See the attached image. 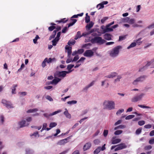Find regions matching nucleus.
Masks as SVG:
<instances>
[{
	"instance_id": "52",
	"label": "nucleus",
	"mask_w": 154,
	"mask_h": 154,
	"mask_svg": "<svg viewBox=\"0 0 154 154\" xmlns=\"http://www.w3.org/2000/svg\"><path fill=\"white\" fill-rule=\"evenodd\" d=\"M124 111V109H120L119 110L116 112V114L117 115H119L123 112Z\"/></svg>"
},
{
	"instance_id": "64",
	"label": "nucleus",
	"mask_w": 154,
	"mask_h": 154,
	"mask_svg": "<svg viewBox=\"0 0 154 154\" xmlns=\"http://www.w3.org/2000/svg\"><path fill=\"white\" fill-rule=\"evenodd\" d=\"M32 151L30 149H27L26 150V154H31L32 153Z\"/></svg>"
},
{
	"instance_id": "20",
	"label": "nucleus",
	"mask_w": 154,
	"mask_h": 154,
	"mask_svg": "<svg viewBox=\"0 0 154 154\" xmlns=\"http://www.w3.org/2000/svg\"><path fill=\"white\" fill-rule=\"evenodd\" d=\"M70 20L71 22L68 24V27H69L73 25L77 21L76 19H72L71 18Z\"/></svg>"
},
{
	"instance_id": "58",
	"label": "nucleus",
	"mask_w": 154,
	"mask_h": 154,
	"mask_svg": "<svg viewBox=\"0 0 154 154\" xmlns=\"http://www.w3.org/2000/svg\"><path fill=\"white\" fill-rule=\"evenodd\" d=\"M46 98L48 99V100H49L50 101H52L53 100V99L51 97L49 96V95H47L46 97Z\"/></svg>"
},
{
	"instance_id": "26",
	"label": "nucleus",
	"mask_w": 154,
	"mask_h": 154,
	"mask_svg": "<svg viewBox=\"0 0 154 154\" xmlns=\"http://www.w3.org/2000/svg\"><path fill=\"white\" fill-rule=\"evenodd\" d=\"M142 21L141 20H139L136 23H135V27H140L142 26Z\"/></svg>"
},
{
	"instance_id": "55",
	"label": "nucleus",
	"mask_w": 154,
	"mask_h": 154,
	"mask_svg": "<svg viewBox=\"0 0 154 154\" xmlns=\"http://www.w3.org/2000/svg\"><path fill=\"white\" fill-rule=\"evenodd\" d=\"M85 58L83 57H81L80 59L77 62V63H79L80 62H83L85 60Z\"/></svg>"
},
{
	"instance_id": "7",
	"label": "nucleus",
	"mask_w": 154,
	"mask_h": 154,
	"mask_svg": "<svg viewBox=\"0 0 154 154\" xmlns=\"http://www.w3.org/2000/svg\"><path fill=\"white\" fill-rule=\"evenodd\" d=\"M2 103L8 108H13L12 104L9 101H8L5 99H3L2 101Z\"/></svg>"
},
{
	"instance_id": "18",
	"label": "nucleus",
	"mask_w": 154,
	"mask_h": 154,
	"mask_svg": "<svg viewBox=\"0 0 154 154\" xmlns=\"http://www.w3.org/2000/svg\"><path fill=\"white\" fill-rule=\"evenodd\" d=\"M109 27H107V25L106 26V28L103 29V32L104 33L109 32H111L113 31V29L111 28H109Z\"/></svg>"
},
{
	"instance_id": "61",
	"label": "nucleus",
	"mask_w": 154,
	"mask_h": 154,
	"mask_svg": "<svg viewBox=\"0 0 154 154\" xmlns=\"http://www.w3.org/2000/svg\"><path fill=\"white\" fill-rule=\"evenodd\" d=\"M26 92H19V94L22 96H25L26 94Z\"/></svg>"
},
{
	"instance_id": "29",
	"label": "nucleus",
	"mask_w": 154,
	"mask_h": 154,
	"mask_svg": "<svg viewBox=\"0 0 154 154\" xmlns=\"http://www.w3.org/2000/svg\"><path fill=\"white\" fill-rule=\"evenodd\" d=\"M94 23L92 22H90L89 24H87L86 27L87 29H90L93 26Z\"/></svg>"
},
{
	"instance_id": "4",
	"label": "nucleus",
	"mask_w": 154,
	"mask_h": 154,
	"mask_svg": "<svg viewBox=\"0 0 154 154\" xmlns=\"http://www.w3.org/2000/svg\"><path fill=\"white\" fill-rule=\"evenodd\" d=\"M106 108L109 110L114 109L115 108V103L112 101H105L104 103Z\"/></svg>"
},
{
	"instance_id": "35",
	"label": "nucleus",
	"mask_w": 154,
	"mask_h": 154,
	"mask_svg": "<svg viewBox=\"0 0 154 154\" xmlns=\"http://www.w3.org/2000/svg\"><path fill=\"white\" fill-rule=\"evenodd\" d=\"M121 21L124 23H128L129 18L128 17H126L122 18L121 19Z\"/></svg>"
},
{
	"instance_id": "49",
	"label": "nucleus",
	"mask_w": 154,
	"mask_h": 154,
	"mask_svg": "<svg viewBox=\"0 0 154 154\" xmlns=\"http://www.w3.org/2000/svg\"><path fill=\"white\" fill-rule=\"evenodd\" d=\"M85 22L86 23H88L90 22V16L86 17H85Z\"/></svg>"
},
{
	"instance_id": "6",
	"label": "nucleus",
	"mask_w": 154,
	"mask_h": 154,
	"mask_svg": "<svg viewBox=\"0 0 154 154\" xmlns=\"http://www.w3.org/2000/svg\"><path fill=\"white\" fill-rule=\"evenodd\" d=\"M55 29H56L53 31L52 35L50 36L49 38V40H51L52 38H54L55 37L57 32L60 30L61 29V26H57V27H56Z\"/></svg>"
},
{
	"instance_id": "3",
	"label": "nucleus",
	"mask_w": 154,
	"mask_h": 154,
	"mask_svg": "<svg viewBox=\"0 0 154 154\" xmlns=\"http://www.w3.org/2000/svg\"><path fill=\"white\" fill-rule=\"evenodd\" d=\"M154 62V60L147 61L146 64L145 66L140 68L139 71L142 72L146 69L149 66H151L150 68H154V66H153Z\"/></svg>"
},
{
	"instance_id": "37",
	"label": "nucleus",
	"mask_w": 154,
	"mask_h": 154,
	"mask_svg": "<svg viewBox=\"0 0 154 154\" xmlns=\"http://www.w3.org/2000/svg\"><path fill=\"white\" fill-rule=\"evenodd\" d=\"M66 20V18H63L62 19H61L60 20L57 21L56 22H58L59 23H66L67 21L68 20Z\"/></svg>"
},
{
	"instance_id": "1",
	"label": "nucleus",
	"mask_w": 154,
	"mask_h": 154,
	"mask_svg": "<svg viewBox=\"0 0 154 154\" xmlns=\"http://www.w3.org/2000/svg\"><path fill=\"white\" fill-rule=\"evenodd\" d=\"M121 46H118L114 48L110 52L109 55L113 57H117L119 53V50L122 48Z\"/></svg>"
},
{
	"instance_id": "48",
	"label": "nucleus",
	"mask_w": 154,
	"mask_h": 154,
	"mask_svg": "<svg viewBox=\"0 0 154 154\" xmlns=\"http://www.w3.org/2000/svg\"><path fill=\"white\" fill-rule=\"evenodd\" d=\"M74 66V65L69 64L67 66V69L69 70H71V69Z\"/></svg>"
},
{
	"instance_id": "63",
	"label": "nucleus",
	"mask_w": 154,
	"mask_h": 154,
	"mask_svg": "<svg viewBox=\"0 0 154 154\" xmlns=\"http://www.w3.org/2000/svg\"><path fill=\"white\" fill-rule=\"evenodd\" d=\"M61 32H58V33L57 34V36L55 38H58V39H60V36L61 35Z\"/></svg>"
},
{
	"instance_id": "19",
	"label": "nucleus",
	"mask_w": 154,
	"mask_h": 154,
	"mask_svg": "<svg viewBox=\"0 0 154 154\" xmlns=\"http://www.w3.org/2000/svg\"><path fill=\"white\" fill-rule=\"evenodd\" d=\"M142 114L140 113H138L135 112V121L139 120L141 119Z\"/></svg>"
},
{
	"instance_id": "9",
	"label": "nucleus",
	"mask_w": 154,
	"mask_h": 154,
	"mask_svg": "<svg viewBox=\"0 0 154 154\" xmlns=\"http://www.w3.org/2000/svg\"><path fill=\"white\" fill-rule=\"evenodd\" d=\"M127 146L125 143H121L117 145V147L115 149V151H116L118 150H121L124 149L126 148Z\"/></svg>"
},
{
	"instance_id": "13",
	"label": "nucleus",
	"mask_w": 154,
	"mask_h": 154,
	"mask_svg": "<svg viewBox=\"0 0 154 154\" xmlns=\"http://www.w3.org/2000/svg\"><path fill=\"white\" fill-rule=\"evenodd\" d=\"M104 38L107 40H112V35L109 33H106L104 35Z\"/></svg>"
},
{
	"instance_id": "10",
	"label": "nucleus",
	"mask_w": 154,
	"mask_h": 154,
	"mask_svg": "<svg viewBox=\"0 0 154 154\" xmlns=\"http://www.w3.org/2000/svg\"><path fill=\"white\" fill-rule=\"evenodd\" d=\"M18 124L20 126V128H22L28 126L29 124V123H26L25 120H22L21 121L19 122Z\"/></svg>"
},
{
	"instance_id": "50",
	"label": "nucleus",
	"mask_w": 154,
	"mask_h": 154,
	"mask_svg": "<svg viewBox=\"0 0 154 154\" xmlns=\"http://www.w3.org/2000/svg\"><path fill=\"white\" fill-rule=\"evenodd\" d=\"M135 47V42H132L129 46L127 47L128 49H129L130 48L134 47Z\"/></svg>"
},
{
	"instance_id": "54",
	"label": "nucleus",
	"mask_w": 154,
	"mask_h": 154,
	"mask_svg": "<svg viewBox=\"0 0 154 154\" xmlns=\"http://www.w3.org/2000/svg\"><path fill=\"white\" fill-rule=\"evenodd\" d=\"M138 106L141 108H146V109H149L150 108V107L148 106H145L144 105H138Z\"/></svg>"
},
{
	"instance_id": "31",
	"label": "nucleus",
	"mask_w": 154,
	"mask_h": 154,
	"mask_svg": "<svg viewBox=\"0 0 154 154\" xmlns=\"http://www.w3.org/2000/svg\"><path fill=\"white\" fill-rule=\"evenodd\" d=\"M17 86V84L16 85H14L12 86V94H16V87Z\"/></svg>"
},
{
	"instance_id": "8",
	"label": "nucleus",
	"mask_w": 154,
	"mask_h": 154,
	"mask_svg": "<svg viewBox=\"0 0 154 154\" xmlns=\"http://www.w3.org/2000/svg\"><path fill=\"white\" fill-rule=\"evenodd\" d=\"M94 54V52L91 50H88L85 51L83 55L85 57H91L93 56Z\"/></svg>"
},
{
	"instance_id": "60",
	"label": "nucleus",
	"mask_w": 154,
	"mask_h": 154,
	"mask_svg": "<svg viewBox=\"0 0 154 154\" xmlns=\"http://www.w3.org/2000/svg\"><path fill=\"white\" fill-rule=\"evenodd\" d=\"M141 131V128H139L137 129L136 131V133L137 134H140Z\"/></svg>"
},
{
	"instance_id": "53",
	"label": "nucleus",
	"mask_w": 154,
	"mask_h": 154,
	"mask_svg": "<svg viewBox=\"0 0 154 154\" xmlns=\"http://www.w3.org/2000/svg\"><path fill=\"white\" fill-rule=\"evenodd\" d=\"M77 101L75 100H72L71 101H68L67 103L68 104H75L77 103Z\"/></svg>"
},
{
	"instance_id": "12",
	"label": "nucleus",
	"mask_w": 154,
	"mask_h": 154,
	"mask_svg": "<svg viewBox=\"0 0 154 154\" xmlns=\"http://www.w3.org/2000/svg\"><path fill=\"white\" fill-rule=\"evenodd\" d=\"M146 78V76L145 75L139 77L135 79V82H141L144 81Z\"/></svg>"
},
{
	"instance_id": "30",
	"label": "nucleus",
	"mask_w": 154,
	"mask_h": 154,
	"mask_svg": "<svg viewBox=\"0 0 154 154\" xmlns=\"http://www.w3.org/2000/svg\"><path fill=\"white\" fill-rule=\"evenodd\" d=\"M101 150V147H98L94 152V154H98Z\"/></svg>"
},
{
	"instance_id": "47",
	"label": "nucleus",
	"mask_w": 154,
	"mask_h": 154,
	"mask_svg": "<svg viewBox=\"0 0 154 154\" xmlns=\"http://www.w3.org/2000/svg\"><path fill=\"white\" fill-rule=\"evenodd\" d=\"M145 123V121L144 120L140 121L138 122V124L140 126H142Z\"/></svg>"
},
{
	"instance_id": "46",
	"label": "nucleus",
	"mask_w": 154,
	"mask_h": 154,
	"mask_svg": "<svg viewBox=\"0 0 154 154\" xmlns=\"http://www.w3.org/2000/svg\"><path fill=\"white\" fill-rule=\"evenodd\" d=\"M94 143L95 145H97L100 143V140L98 139H96L94 140Z\"/></svg>"
},
{
	"instance_id": "41",
	"label": "nucleus",
	"mask_w": 154,
	"mask_h": 154,
	"mask_svg": "<svg viewBox=\"0 0 154 154\" xmlns=\"http://www.w3.org/2000/svg\"><path fill=\"white\" fill-rule=\"evenodd\" d=\"M134 115H129L128 116L125 118L126 120H129L133 118L134 117Z\"/></svg>"
},
{
	"instance_id": "59",
	"label": "nucleus",
	"mask_w": 154,
	"mask_h": 154,
	"mask_svg": "<svg viewBox=\"0 0 154 154\" xmlns=\"http://www.w3.org/2000/svg\"><path fill=\"white\" fill-rule=\"evenodd\" d=\"M78 54H82L84 52V49H79L77 51Z\"/></svg>"
},
{
	"instance_id": "22",
	"label": "nucleus",
	"mask_w": 154,
	"mask_h": 154,
	"mask_svg": "<svg viewBox=\"0 0 154 154\" xmlns=\"http://www.w3.org/2000/svg\"><path fill=\"white\" fill-rule=\"evenodd\" d=\"M65 110L66 111L64 112V114L66 118L70 119L71 117L70 114L68 112V111L66 109H65Z\"/></svg>"
},
{
	"instance_id": "45",
	"label": "nucleus",
	"mask_w": 154,
	"mask_h": 154,
	"mask_svg": "<svg viewBox=\"0 0 154 154\" xmlns=\"http://www.w3.org/2000/svg\"><path fill=\"white\" fill-rule=\"evenodd\" d=\"M56 28V26H51L49 27L48 28V29L50 31H52L54 30Z\"/></svg>"
},
{
	"instance_id": "24",
	"label": "nucleus",
	"mask_w": 154,
	"mask_h": 154,
	"mask_svg": "<svg viewBox=\"0 0 154 154\" xmlns=\"http://www.w3.org/2000/svg\"><path fill=\"white\" fill-rule=\"evenodd\" d=\"M54 38L52 41V45L54 46H55L60 39L56 38Z\"/></svg>"
},
{
	"instance_id": "33",
	"label": "nucleus",
	"mask_w": 154,
	"mask_h": 154,
	"mask_svg": "<svg viewBox=\"0 0 154 154\" xmlns=\"http://www.w3.org/2000/svg\"><path fill=\"white\" fill-rule=\"evenodd\" d=\"M127 35H125L123 36H120L119 37V41H121L125 39Z\"/></svg>"
},
{
	"instance_id": "62",
	"label": "nucleus",
	"mask_w": 154,
	"mask_h": 154,
	"mask_svg": "<svg viewBox=\"0 0 154 154\" xmlns=\"http://www.w3.org/2000/svg\"><path fill=\"white\" fill-rule=\"evenodd\" d=\"M92 32H84V33H83L82 34V36H85L88 35H89V34H90Z\"/></svg>"
},
{
	"instance_id": "56",
	"label": "nucleus",
	"mask_w": 154,
	"mask_h": 154,
	"mask_svg": "<svg viewBox=\"0 0 154 154\" xmlns=\"http://www.w3.org/2000/svg\"><path fill=\"white\" fill-rule=\"evenodd\" d=\"M79 58V56L78 55H76L74 57L73 60H72V62L76 61Z\"/></svg>"
},
{
	"instance_id": "23",
	"label": "nucleus",
	"mask_w": 154,
	"mask_h": 154,
	"mask_svg": "<svg viewBox=\"0 0 154 154\" xmlns=\"http://www.w3.org/2000/svg\"><path fill=\"white\" fill-rule=\"evenodd\" d=\"M61 79H60L57 78H55L51 82L50 84H54L55 85L57 84V83L60 81Z\"/></svg>"
},
{
	"instance_id": "2",
	"label": "nucleus",
	"mask_w": 154,
	"mask_h": 154,
	"mask_svg": "<svg viewBox=\"0 0 154 154\" xmlns=\"http://www.w3.org/2000/svg\"><path fill=\"white\" fill-rule=\"evenodd\" d=\"M91 42L93 43H96L100 45H102L106 42V41L103 39L100 36H94L92 39Z\"/></svg>"
},
{
	"instance_id": "14",
	"label": "nucleus",
	"mask_w": 154,
	"mask_h": 154,
	"mask_svg": "<svg viewBox=\"0 0 154 154\" xmlns=\"http://www.w3.org/2000/svg\"><path fill=\"white\" fill-rule=\"evenodd\" d=\"M69 137H68L66 139H63L60 140L58 142L57 144L59 145H61L65 144L67 142L68 139L69 138Z\"/></svg>"
},
{
	"instance_id": "42",
	"label": "nucleus",
	"mask_w": 154,
	"mask_h": 154,
	"mask_svg": "<svg viewBox=\"0 0 154 154\" xmlns=\"http://www.w3.org/2000/svg\"><path fill=\"white\" fill-rule=\"evenodd\" d=\"M47 59V58H45L44 59V61H43V62L42 63V67L43 68L45 67V66H46L45 63L46 62Z\"/></svg>"
},
{
	"instance_id": "25",
	"label": "nucleus",
	"mask_w": 154,
	"mask_h": 154,
	"mask_svg": "<svg viewBox=\"0 0 154 154\" xmlns=\"http://www.w3.org/2000/svg\"><path fill=\"white\" fill-rule=\"evenodd\" d=\"M82 37V35H81V32L80 31H78L74 39L75 40H77L79 38H80Z\"/></svg>"
},
{
	"instance_id": "40",
	"label": "nucleus",
	"mask_w": 154,
	"mask_h": 154,
	"mask_svg": "<svg viewBox=\"0 0 154 154\" xmlns=\"http://www.w3.org/2000/svg\"><path fill=\"white\" fill-rule=\"evenodd\" d=\"M47 126V124L46 123H44L43 124V127L42 129V130H41V131L42 132L43 131L45 130L46 128V127Z\"/></svg>"
},
{
	"instance_id": "16",
	"label": "nucleus",
	"mask_w": 154,
	"mask_h": 154,
	"mask_svg": "<svg viewBox=\"0 0 154 154\" xmlns=\"http://www.w3.org/2000/svg\"><path fill=\"white\" fill-rule=\"evenodd\" d=\"M65 48L67 50L68 57L70 58L72 53V47L69 46L68 47L67 45H66Z\"/></svg>"
},
{
	"instance_id": "21",
	"label": "nucleus",
	"mask_w": 154,
	"mask_h": 154,
	"mask_svg": "<svg viewBox=\"0 0 154 154\" xmlns=\"http://www.w3.org/2000/svg\"><path fill=\"white\" fill-rule=\"evenodd\" d=\"M121 141V140L120 139L117 138L115 139H112V144H116L120 143Z\"/></svg>"
},
{
	"instance_id": "28",
	"label": "nucleus",
	"mask_w": 154,
	"mask_h": 154,
	"mask_svg": "<svg viewBox=\"0 0 154 154\" xmlns=\"http://www.w3.org/2000/svg\"><path fill=\"white\" fill-rule=\"evenodd\" d=\"M141 39L142 38H140L135 41V46L137 45H140L142 43V41H141Z\"/></svg>"
},
{
	"instance_id": "43",
	"label": "nucleus",
	"mask_w": 154,
	"mask_h": 154,
	"mask_svg": "<svg viewBox=\"0 0 154 154\" xmlns=\"http://www.w3.org/2000/svg\"><path fill=\"white\" fill-rule=\"evenodd\" d=\"M61 112V110H59L57 111H56L52 113H51L49 114V116H52L54 115H55L56 114H57L58 113H59Z\"/></svg>"
},
{
	"instance_id": "32",
	"label": "nucleus",
	"mask_w": 154,
	"mask_h": 154,
	"mask_svg": "<svg viewBox=\"0 0 154 154\" xmlns=\"http://www.w3.org/2000/svg\"><path fill=\"white\" fill-rule=\"evenodd\" d=\"M95 82V81H93L89 85H88L87 86L85 87L84 89L85 90H87L89 87L92 86L94 84V83Z\"/></svg>"
},
{
	"instance_id": "39",
	"label": "nucleus",
	"mask_w": 154,
	"mask_h": 154,
	"mask_svg": "<svg viewBox=\"0 0 154 154\" xmlns=\"http://www.w3.org/2000/svg\"><path fill=\"white\" fill-rule=\"evenodd\" d=\"M122 131L121 130H117L115 131L114 132V134L116 135H119L121 134H122Z\"/></svg>"
},
{
	"instance_id": "44",
	"label": "nucleus",
	"mask_w": 154,
	"mask_h": 154,
	"mask_svg": "<svg viewBox=\"0 0 154 154\" xmlns=\"http://www.w3.org/2000/svg\"><path fill=\"white\" fill-rule=\"evenodd\" d=\"M39 38V37L38 35H36L35 38L33 39V42L34 43L36 44L37 43V40Z\"/></svg>"
},
{
	"instance_id": "11",
	"label": "nucleus",
	"mask_w": 154,
	"mask_h": 154,
	"mask_svg": "<svg viewBox=\"0 0 154 154\" xmlns=\"http://www.w3.org/2000/svg\"><path fill=\"white\" fill-rule=\"evenodd\" d=\"M108 3V2L107 1H103L101 3L97 5V7L98 9H100L104 8V5H106Z\"/></svg>"
},
{
	"instance_id": "34",
	"label": "nucleus",
	"mask_w": 154,
	"mask_h": 154,
	"mask_svg": "<svg viewBox=\"0 0 154 154\" xmlns=\"http://www.w3.org/2000/svg\"><path fill=\"white\" fill-rule=\"evenodd\" d=\"M38 111V109L36 108L32 109H30L28 110L27 111V113H32L33 112H37Z\"/></svg>"
},
{
	"instance_id": "5",
	"label": "nucleus",
	"mask_w": 154,
	"mask_h": 154,
	"mask_svg": "<svg viewBox=\"0 0 154 154\" xmlns=\"http://www.w3.org/2000/svg\"><path fill=\"white\" fill-rule=\"evenodd\" d=\"M72 70H69L68 71H62L57 72L56 73V75L59 77H64L66 74L69 73L72 71Z\"/></svg>"
},
{
	"instance_id": "57",
	"label": "nucleus",
	"mask_w": 154,
	"mask_h": 154,
	"mask_svg": "<svg viewBox=\"0 0 154 154\" xmlns=\"http://www.w3.org/2000/svg\"><path fill=\"white\" fill-rule=\"evenodd\" d=\"M39 134L38 133V132H35L34 133L32 134H31L30 136H34L35 137H36L37 136L38 137H39Z\"/></svg>"
},
{
	"instance_id": "51",
	"label": "nucleus",
	"mask_w": 154,
	"mask_h": 154,
	"mask_svg": "<svg viewBox=\"0 0 154 154\" xmlns=\"http://www.w3.org/2000/svg\"><path fill=\"white\" fill-rule=\"evenodd\" d=\"M108 131L107 130H104L103 132V135L105 137H106L108 135Z\"/></svg>"
},
{
	"instance_id": "38",
	"label": "nucleus",
	"mask_w": 154,
	"mask_h": 154,
	"mask_svg": "<svg viewBox=\"0 0 154 154\" xmlns=\"http://www.w3.org/2000/svg\"><path fill=\"white\" fill-rule=\"evenodd\" d=\"M57 124L55 122H51L50 123L49 125V127L51 128H53L54 127H55Z\"/></svg>"
},
{
	"instance_id": "27",
	"label": "nucleus",
	"mask_w": 154,
	"mask_h": 154,
	"mask_svg": "<svg viewBox=\"0 0 154 154\" xmlns=\"http://www.w3.org/2000/svg\"><path fill=\"white\" fill-rule=\"evenodd\" d=\"M116 75H117V73H115V72L112 73L110 75H108L106 76L105 77H106L110 78H112L113 77H115Z\"/></svg>"
},
{
	"instance_id": "17",
	"label": "nucleus",
	"mask_w": 154,
	"mask_h": 154,
	"mask_svg": "<svg viewBox=\"0 0 154 154\" xmlns=\"http://www.w3.org/2000/svg\"><path fill=\"white\" fill-rule=\"evenodd\" d=\"M91 146V144L90 142L86 143L83 146V150L85 151L89 149Z\"/></svg>"
},
{
	"instance_id": "36",
	"label": "nucleus",
	"mask_w": 154,
	"mask_h": 154,
	"mask_svg": "<svg viewBox=\"0 0 154 154\" xmlns=\"http://www.w3.org/2000/svg\"><path fill=\"white\" fill-rule=\"evenodd\" d=\"M75 42V40H70L68 42V44L69 45H74Z\"/></svg>"
},
{
	"instance_id": "15",
	"label": "nucleus",
	"mask_w": 154,
	"mask_h": 154,
	"mask_svg": "<svg viewBox=\"0 0 154 154\" xmlns=\"http://www.w3.org/2000/svg\"><path fill=\"white\" fill-rule=\"evenodd\" d=\"M144 94L143 93H140L135 97V101H137L141 100L142 98L144 96Z\"/></svg>"
}]
</instances>
